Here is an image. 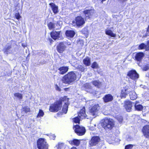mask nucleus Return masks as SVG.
I'll use <instances>...</instances> for the list:
<instances>
[{"mask_svg": "<svg viewBox=\"0 0 149 149\" xmlns=\"http://www.w3.org/2000/svg\"><path fill=\"white\" fill-rule=\"evenodd\" d=\"M44 115V113L43 111L41 109H40L39 111V112L37 116V117H42Z\"/></svg>", "mask_w": 149, "mask_h": 149, "instance_id": "nucleus-34", "label": "nucleus"}, {"mask_svg": "<svg viewBox=\"0 0 149 149\" xmlns=\"http://www.w3.org/2000/svg\"><path fill=\"white\" fill-rule=\"evenodd\" d=\"M56 147L58 149H61L64 147V144L63 143H59L56 146Z\"/></svg>", "mask_w": 149, "mask_h": 149, "instance_id": "nucleus-37", "label": "nucleus"}, {"mask_svg": "<svg viewBox=\"0 0 149 149\" xmlns=\"http://www.w3.org/2000/svg\"><path fill=\"white\" fill-rule=\"evenodd\" d=\"M50 137L51 139H54L56 137V136L54 135H51L50 136Z\"/></svg>", "mask_w": 149, "mask_h": 149, "instance_id": "nucleus-47", "label": "nucleus"}, {"mask_svg": "<svg viewBox=\"0 0 149 149\" xmlns=\"http://www.w3.org/2000/svg\"><path fill=\"white\" fill-rule=\"evenodd\" d=\"M62 105L61 101H57L50 107L49 110L51 112H56L61 109Z\"/></svg>", "mask_w": 149, "mask_h": 149, "instance_id": "nucleus-4", "label": "nucleus"}, {"mask_svg": "<svg viewBox=\"0 0 149 149\" xmlns=\"http://www.w3.org/2000/svg\"><path fill=\"white\" fill-rule=\"evenodd\" d=\"M71 149H77L75 147H73Z\"/></svg>", "mask_w": 149, "mask_h": 149, "instance_id": "nucleus-50", "label": "nucleus"}, {"mask_svg": "<svg viewBox=\"0 0 149 149\" xmlns=\"http://www.w3.org/2000/svg\"><path fill=\"white\" fill-rule=\"evenodd\" d=\"M146 34L147 36H149V25Z\"/></svg>", "mask_w": 149, "mask_h": 149, "instance_id": "nucleus-46", "label": "nucleus"}, {"mask_svg": "<svg viewBox=\"0 0 149 149\" xmlns=\"http://www.w3.org/2000/svg\"><path fill=\"white\" fill-rule=\"evenodd\" d=\"M144 56V54L143 52H140L136 54L135 56V59L138 61L141 60Z\"/></svg>", "mask_w": 149, "mask_h": 149, "instance_id": "nucleus-19", "label": "nucleus"}, {"mask_svg": "<svg viewBox=\"0 0 149 149\" xmlns=\"http://www.w3.org/2000/svg\"><path fill=\"white\" fill-rule=\"evenodd\" d=\"M55 88L56 90H58L59 91H61V89L57 85L55 86Z\"/></svg>", "mask_w": 149, "mask_h": 149, "instance_id": "nucleus-45", "label": "nucleus"}, {"mask_svg": "<svg viewBox=\"0 0 149 149\" xmlns=\"http://www.w3.org/2000/svg\"><path fill=\"white\" fill-rule=\"evenodd\" d=\"M116 119L120 123H121L123 121V118L120 116H117Z\"/></svg>", "mask_w": 149, "mask_h": 149, "instance_id": "nucleus-39", "label": "nucleus"}, {"mask_svg": "<svg viewBox=\"0 0 149 149\" xmlns=\"http://www.w3.org/2000/svg\"><path fill=\"white\" fill-rule=\"evenodd\" d=\"M85 107H84L80 110V111L78 113V116L81 119H83L86 117V115L85 113Z\"/></svg>", "mask_w": 149, "mask_h": 149, "instance_id": "nucleus-17", "label": "nucleus"}, {"mask_svg": "<svg viewBox=\"0 0 149 149\" xmlns=\"http://www.w3.org/2000/svg\"><path fill=\"white\" fill-rule=\"evenodd\" d=\"M73 129L75 132L79 136L84 135L86 132L85 128L84 127L80 126L78 125H74Z\"/></svg>", "mask_w": 149, "mask_h": 149, "instance_id": "nucleus-5", "label": "nucleus"}, {"mask_svg": "<svg viewBox=\"0 0 149 149\" xmlns=\"http://www.w3.org/2000/svg\"><path fill=\"white\" fill-rule=\"evenodd\" d=\"M91 82L93 85L98 88H100L101 85V82L98 80L92 81Z\"/></svg>", "mask_w": 149, "mask_h": 149, "instance_id": "nucleus-23", "label": "nucleus"}, {"mask_svg": "<svg viewBox=\"0 0 149 149\" xmlns=\"http://www.w3.org/2000/svg\"><path fill=\"white\" fill-rule=\"evenodd\" d=\"M81 140H78L77 139H74L72 141H70V143L75 146H78L80 143Z\"/></svg>", "mask_w": 149, "mask_h": 149, "instance_id": "nucleus-26", "label": "nucleus"}, {"mask_svg": "<svg viewBox=\"0 0 149 149\" xmlns=\"http://www.w3.org/2000/svg\"><path fill=\"white\" fill-rule=\"evenodd\" d=\"M129 94L131 100H134L137 97V95L135 92L134 91L132 92L130 91Z\"/></svg>", "mask_w": 149, "mask_h": 149, "instance_id": "nucleus-24", "label": "nucleus"}, {"mask_svg": "<svg viewBox=\"0 0 149 149\" xmlns=\"http://www.w3.org/2000/svg\"><path fill=\"white\" fill-rule=\"evenodd\" d=\"M77 69L81 72H84L86 68L81 65H79L77 67Z\"/></svg>", "mask_w": 149, "mask_h": 149, "instance_id": "nucleus-28", "label": "nucleus"}, {"mask_svg": "<svg viewBox=\"0 0 149 149\" xmlns=\"http://www.w3.org/2000/svg\"><path fill=\"white\" fill-rule=\"evenodd\" d=\"M75 34V33L73 31H67L65 32L66 36L70 38L73 37L74 36Z\"/></svg>", "mask_w": 149, "mask_h": 149, "instance_id": "nucleus-22", "label": "nucleus"}, {"mask_svg": "<svg viewBox=\"0 0 149 149\" xmlns=\"http://www.w3.org/2000/svg\"><path fill=\"white\" fill-rule=\"evenodd\" d=\"M100 141L99 137L96 136L93 137L90 141V144L91 146H95Z\"/></svg>", "mask_w": 149, "mask_h": 149, "instance_id": "nucleus-11", "label": "nucleus"}, {"mask_svg": "<svg viewBox=\"0 0 149 149\" xmlns=\"http://www.w3.org/2000/svg\"><path fill=\"white\" fill-rule=\"evenodd\" d=\"M51 7L54 14H56L58 12V6H56L53 3H51L49 4Z\"/></svg>", "mask_w": 149, "mask_h": 149, "instance_id": "nucleus-21", "label": "nucleus"}, {"mask_svg": "<svg viewBox=\"0 0 149 149\" xmlns=\"http://www.w3.org/2000/svg\"><path fill=\"white\" fill-rule=\"evenodd\" d=\"M127 75L130 78L134 80H137L139 77V74L134 70L129 71L128 72Z\"/></svg>", "mask_w": 149, "mask_h": 149, "instance_id": "nucleus-7", "label": "nucleus"}, {"mask_svg": "<svg viewBox=\"0 0 149 149\" xmlns=\"http://www.w3.org/2000/svg\"><path fill=\"white\" fill-rule=\"evenodd\" d=\"M75 58H73V59H72L70 61V62L72 63H75L76 62H77L76 60H75Z\"/></svg>", "mask_w": 149, "mask_h": 149, "instance_id": "nucleus-43", "label": "nucleus"}, {"mask_svg": "<svg viewBox=\"0 0 149 149\" xmlns=\"http://www.w3.org/2000/svg\"><path fill=\"white\" fill-rule=\"evenodd\" d=\"M106 0H100V1H101V2L102 3H103V2L104 1H105Z\"/></svg>", "mask_w": 149, "mask_h": 149, "instance_id": "nucleus-48", "label": "nucleus"}, {"mask_svg": "<svg viewBox=\"0 0 149 149\" xmlns=\"http://www.w3.org/2000/svg\"><path fill=\"white\" fill-rule=\"evenodd\" d=\"M66 42H62L59 44L57 47V50L60 53H62L65 50L66 48Z\"/></svg>", "mask_w": 149, "mask_h": 149, "instance_id": "nucleus-10", "label": "nucleus"}, {"mask_svg": "<svg viewBox=\"0 0 149 149\" xmlns=\"http://www.w3.org/2000/svg\"><path fill=\"white\" fill-rule=\"evenodd\" d=\"M82 89L86 91L91 92L92 91V87L91 84L89 83H86L84 84L82 87Z\"/></svg>", "mask_w": 149, "mask_h": 149, "instance_id": "nucleus-13", "label": "nucleus"}, {"mask_svg": "<svg viewBox=\"0 0 149 149\" xmlns=\"http://www.w3.org/2000/svg\"><path fill=\"white\" fill-rule=\"evenodd\" d=\"M132 103L129 100H126L124 102V107L128 112H130L132 109Z\"/></svg>", "mask_w": 149, "mask_h": 149, "instance_id": "nucleus-12", "label": "nucleus"}, {"mask_svg": "<svg viewBox=\"0 0 149 149\" xmlns=\"http://www.w3.org/2000/svg\"><path fill=\"white\" fill-rule=\"evenodd\" d=\"M105 32L106 34L110 36L111 37H115L116 36V35L114 34L112 31L110 30H107Z\"/></svg>", "mask_w": 149, "mask_h": 149, "instance_id": "nucleus-30", "label": "nucleus"}, {"mask_svg": "<svg viewBox=\"0 0 149 149\" xmlns=\"http://www.w3.org/2000/svg\"><path fill=\"white\" fill-rule=\"evenodd\" d=\"M133 145L132 144H129L125 146V149H132Z\"/></svg>", "mask_w": 149, "mask_h": 149, "instance_id": "nucleus-41", "label": "nucleus"}, {"mask_svg": "<svg viewBox=\"0 0 149 149\" xmlns=\"http://www.w3.org/2000/svg\"><path fill=\"white\" fill-rule=\"evenodd\" d=\"M83 13L85 15V19H88L91 18L95 13V10L94 9H86Z\"/></svg>", "mask_w": 149, "mask_h": 149, "instance_id": "nucleus-8", "label": "nucleus"}, {"mask_svg": "<svg viewBox=\"0 0 149 149\" xmlns=\"http://www.w3.org/2000/svg\"><path fill=\"white\" fill-rule=\"evenodd\" d=\"M11 48V46L9 44L6 45L5 48L3 49V51L4 53L8 54L10 52V49Z\"/></svg>", "mask_w": 149, "mask_h": 149, "instance_id": "nucleus-27", "label": "nucleus"}, {"mask_svg": "<svg viewBox=\"0 0 149 149\" xmlns=\"http://www.w3.org/2000/svg\"><path fill=\"white\" fill-rule=\"evenodd\" d=\"M101 124L102 126L106 130L111 129L114 125L113 120L110 118L102 119Z\"/></svg>", "mask_w": 149, "mask_h": 149, "instance_id": "nucleus-2", "label": "nucleus"}, {"mask_svg": "<svg viewBox=\"0 0 149 149\" xmlns=\"http://www.w3.org/2000/svg\"><path fill=\"white\" fill-rule=\"evenodd\" d=\"M98 66V64L96 62H94L91 65V67L93 68H97Z\"/></svg>", "mask_w": 149, "mask_h": 149, "instance_id": "nucleus-40", "label": "nucleus"}, {"mask_svg": "<svg viewBox=\"0 0 149 149\" xmlns=\"http://www.w3.org/2000/svg\"><path fill=\"white\" fill-rule=\"evenodd\" d=\"M74 26H82L85 23L84 19L80 16H78L75 18L74 21L72 22Z\"/></svg>", "mask_w": 149, "mask_h": 149, "instance_id": "nucleus-6", "label": "nucleus"}, {"mask_svg": "<svg viewBox=\"0 0 149 149\" xmlns=\"http://www.w3.org/2000/svg\"><path fill=\"white\" fill-rule=\"evenodd\" d=\"M37 146L38 149H48V145L44 138H40L38 140Z\"/></svg>", "mask_w": 149, "mask_h": 149, "instance_id": "nucleus-3", "label": "nucleus"}, {"mask_svg": "<svg viewBox=\"0 0 149 149\" xmlns=\"http://www.w3.org/2000/svg\"><path fill=\"white\" fill-rule=\"evenodd\" d=\"M99 109L98 104L94 105L90 109L89 112L90 114L95 117L97 115V112Z\"/></svg>", "mask_w": 149, "mask_h": 149, "instance_id": "nucleus-9", "label": "nucleus"}, {"mask_svg": "<svg viewBox=\"0 0 149 149\" xmlns=\"http://www.w3.org/2000/svg\"><path fill=\"white\" fill-rule=\"evenodd\" d=\"M0 149H1L0 148Z\"/></svg>", "mask_w": 149, "mask_h": 149, "instance_id": "nucleus-51", "label": "nucleus"}, {"mask_svg": "<svg viewBox=\"0 0 149 149\" xmlns=\"http://www.w3.org/2000/svg\"><path fill=\"white\" fill-rule=\"evenodd\" d=\"M30 111V109L27 107H25L23 108L22 112L24 113H27L28 112H29Z\"/></svg>", "mask_w": 149, "mask_h": 149, "instance_id": "nucleus-33", "label": "nucleus"}, {"mask_svg": "<svg viewBox=\"0 0 149 149\" xmlns=\"http://www.w3.org/2000/svg\"><path fill=\"white\" fill-rule=\"evenodd\" d=\"M142 132L144 136L146 138L149 137V125H146L144 126L142 130Z\"/></svg>", "mask_w": 149, "mask_h": 149, "instance_id": "nucleus-14", "label": "nucleus"}, {"mask_svg": "<svg viewBox=\"0 0 149 149\" xmlns=\"http://www.w3.org/2000/svg\"><path fill=\"white\" fill-rule=\"evenodd\" d=\"M76 79V73L73 72H71L64 76L62 80L63 82L65 84H70L74 82Z\"/></svg>", "mask_w": 149, "mask_h": 149, "instance_id": "nucleus-1", "label": "nucleus"}, {"mask_svg": "<svg viewBox=\"0 0 149 149\" xmlns=\"http://www.w3.org/2000/svg\"><path fill=\"white\" fill-rule=\"evenodd\" d=\"M134 107L135 109L138 111H141L143 109V107L142 105L140 104H137L136 103H135L134 105Z\"/></svg>", "mask_w": 149, "mask_h": 149, "instance_id": "nucleus-29", "label": "nucleus"}, {"mask_svg": "<svg viewBox=\"0 0 149 149\" xmlns=\"http://www.w3.org/2000/svg\"><path fill=\"white\" fill-rule=\"evenodd\" d=\"M120 0L122 2H124V1H126L127 0Z\"/></svg>", "mask_w": 149, "mask_h": 149, "instance_id": "nucleus-49", "label": "nucleus"}, {"mask_svg": "<svg viewBox=\"0 0 149 149\" xmlns=\"http://www.w3.org/2000/svg\"><path fill=\"white\" fill-rule=\"evenodd\" d=\"M79 117L78 116L73 119V121L76 123H79L80 121Z\"/></svg>", "mask_w": 149, "mask_h": 149, "instance_id": "nucleus-38", "label": "nucleus"}, {"mask_svg": "<svg viewBox=\"0 0 149 149\" xmlns=\"http://www.w3.org/2000/svg\"><path fill=\"white\" fill-rule=\"evenodd\" d=\"M14 95L15 97H17L19 100L22 99V95L19 93H15L14 94Z\"/></svg>", "mask_w": 149, "mask_h": 149, "instance_id": "nucleus-35", "label": "nucleus"}, {"mask_svg": "<svg viewBox=\"0 0 149 149\" xmlns=\"http://www.w3.org/2000/svg\"><path fill=\"white\" fill-rule=\"evenodd\" d=\"M68 109V106L67 104L65 103L64 105H63V107L62 108V113H64L65 114L67 113Z\"/></svg>", "mask_w": 149, "mask_h": 149, "instance_id": "nucleus-31", "label": "nucleus"}, {"mask_svg": "<svg viewBox=\"0 0 149 149\" xmlns=\"http://www.w3.org/2000/svg\"><path fill=\"white\" fill-rule=\"evenodd\" d=\"M60 31H52L50 33L51 36L53 39L55 40L58 39L60 36Z\"/></svg>", "mask_w": 149, "mask_h": 149, "instance_id": "nucleus-16", "label": "nucleus"}, {"mask_svg": "<svg viewBox=\"0 0 149 149\" xmlns=\"http://www.w3.org/2000/svg\"><path fill=\"white\" fill-rule=\"evenodd\" d=\"M68 67H62L60 68L58 70H59V73L61 74H64L66 73L68 70Z\"/></svg>", "mask_w": 149, "mask_h": 149, "instance_id": "nucleus-20", "label": "nucleus"}, {"mask_svg": "<svg viewBox=\"0 0 149 149\" xmlns=\"http://www.w3.org/2000/svg\"><path fill=\"white\" fill-rule=\"evenodd\" d=\"M113 96L111 94H108L106 95L103 97L104 101L105 102H108L112 101L113 100Z\"/></svg>", "mask_w": 149, "mask_h": 149, "instance_id": "nucleus-18", "label": "nucleus"}, {"mask_svg": "<svg viewBox=\"0 0 149 149\" xmlns=\"http://www.w3.org/2000/svg\"><path fill=\"white\" fill-rule=\"evenodd\" d=\"M15 17L17 19H19L21 17V16L20 15L19 13H15Z\"/></svg>", "mask_w": 149, "mask_h": 149, "instance_id": "nucleus-42", "label": "nucleus"}, {"mask_svg": "<svg viewBox=\"0 0 149 149\" xmlns=\"http://www.w3.org/2000/svg\"><path fill=\"white\" fill-rule=\"evenodd\" d=\"M147 45V44L146 45H145L144 43H142L140 45H139V49H144V48H146V49H146V46Z\"/></svg>", "mask_w": 149, "mask_h": 149, "instance_id": "nucleus-36", "label": "nucleus"}, {"mask_svg": "<svg viewBox=\"0 0 149 149\" xmlns=\"http://www.w3.org/2000/svg\"><path fill=\"white\" fill-rule=\"evenodd\" d=\"M130 88H124L121 91L120 97L121 98H124L126 97V95L130 93Z\"/></svg>", "mask_w": 149, "mask_h": 149, "instance_id": "nucleus-15", "label": "nucleus"}, {"mask_svg": "<svg viewBox=\"0 0 149 149\" xmlns=\"http://www.w3.org/2000/svg\"><path fill=\"white\" fill-rule=\"evenodd\" d=\"M84 64L86 66H89L91 65V59L88 57H86L83 61Z\"/></svg>", "mask_w": 149, "mask_h": 149, "instance_id": "nucleus-25", "label": "nucleus"}, {"mask_svg": "<svg viewBox=\"0 0 149 149\" xmlns=\"http://www.w3.org/2000/svg\"><path fill=\"white\" fill-rule=\"evenodd\" d=\"M48 26L49 29H52L55 28L57 29L55 27V24L52 22H50L48 24Z\"/></svg>", "mask_w": 149, "mask_h": 149, "instance_id": "nucleus-32", "label": "nucleus"}, {"mask_svg": "<svg viewBox=\"0 0 149 149\" xmlns=\"http://www.w3.org/2000/svg\"><path fill=\"white\" fill-rule=\"evenodd\" d=\"M146 49L149 50V38L147 41V45L146 46Z\"/></svg>", "mask_w": 149, "mask_h": 149, "instance_id": "nucleus-44", "label": "nucleus"}]
</instances>
